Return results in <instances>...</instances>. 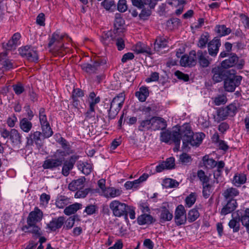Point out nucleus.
<instances>
[{
	"instance_id": "nucleus-51",
	"label": "nucleus",
	"mask_w": 249,
	"mask_h": 249,
	"mask_svg": "<svg viewBox=\"0 0 249 249\" xmlns=\"http://www.w3.org/2000/svg\"><path fill=\"white\" fill-rule=\"evenodd\" d=\"M241 221L243 224L247 225L249 223V209L247 208L245 210L244 213L242 215L240 218Z\"/></svg>"
},
{
	"instance_id": "nucleus-12",
	"label": "nucleus",
	"mask_w": 249,
	"mask_h": 249,
	"mask_svg": "<svg viewBox=\"0 0 249 249\" xmlns=\"http://www.w3.org/2000/svg\"><path fill=\"white\" fill-rule=\"evenodd\" d=\"M78 159V156L73 155L71 156L68 160L64 162L62 169V174L65 177H67L69 175L70 171L73 168Z\"/></svg>"
},
{
	"instance_id": "nucleus-19",
	"label": "nucleus",
	"mask_w": 249,
	"mask_h": 249,
	"mask_svg": "<svg viewBox=\"0 0 249 249\" xmlns=\"http://www.w3.org/2000/svg\"><path fill=\"white\" fill-rule=\"evenodd\" d=\"M100 63L98 61H94L91 64L84 63L81 65L82 69L89 74L95 72L99 68Z\"/></svg>"
},
{
	"instance_id": "nucleus-42",
	"label": "nucleus",
	"mask_w": 249,
	"mask_h": 249,
	"mask_svg": "<svg viewBox=\"0 0 249 249\" xmlns=\"http://www.w3.org/2000/svg\"><path fill=\"white\" fill-rule=\"evenodd\" d=\"M209 36L208 34L202 35L199 39L197 46L200 48H205L209 41Z\"/></svg>"
},
{
	"instance_id": "nucleus-40",
	"label": "nucleus",
	"mask_w": 249,
	"mask_h": 249,
	"mask_svg": "<svg viewBox=\"0 0 249 249\" xmlns=\"http://www.w3.org/2000/svg\"><path fill=\"white\" fill-rule=\"evenodd\" d=\"M203 161L205 166L208 168H213L217 165V162L213 159H209L208 156H204Z\"/></svg>"
},
{
	"instance_id": "nucleus-21",
	"label": "nucleus",
	"mask_w": 249,
	"mask_h": 249,
	"mask_svg": "<svg viewBox=\"0 0 249 249\" xmlns=\"http://www.w3.org/2000/svg\"><path fill=\"white\" fill-rule=\"evenodd\" d=\"M152 129L162 130L166 127V124L165 120L160 117H152Z\"/></svg>"
},
{
	"instance_id": "nucleus-54",
	"label": "nucleus",
	"mask_w": 249,
	"mask_h": 249,
	"mask_svg": "<svg viewBox=\"0 0 249 249\" xmlns=\"http://www.w3.org/2000/svg\"><path fill=\"white\" fill-rule=\"evenodd\" d=\"M13 89L15 93L17 95H19L23 92L24 88L23 85L18 83L17 84L13 85Z\"/></svg>"
},
{
	"instance_id": "nucleus-61",
	"label": "nucleus",
	"mask_w": 249,
	"mask_h": 249,
	"mask_svg": "<svg viewBox=\"0 0 249 249\" xmlns=\"http://www.w3.org/2000/svg\"><path fill=\"white\" fill-rule=\"evenodd\" d=\"M179 160L182 163L187 164L191 162L192 159L189 155L183 153L180 156Z\"/></svg>"
},
{
	"instance_id": "nucleus-16",
	"label": "nucleus",
	"mask_w": 249,
	"mask_h": 249,
	"mask_svg": "<svg viewBox=\"0 0 249 249\" xmlns=\"http://www.w3.org/2000/svg\"><path fill=\"white\" fill-rule=\"evenodd\" d=\"M13 145L18 148L19 147L22 142V136L19 132L15 128L11 129V134L9 137Z\"/></svg>"
},
{
	"instance_id": "nucleus-34",
	"label": "nucleus",
	"mask_w": 249,
	"mask_h": 249,
	"mask_svg": "<svg viewBox=\"0 0 249 249\" xmlns=\"http://www.w3.org/2000/svg\"><path fill=\"white\" fill-rule=\"evenodd\" d=\"M246 175L244 174H236L233 179V183L235 186H240L246 181Z\"/></svg>"
},
{
	"instance_id": "nucleus-33",
	"label": "nucleus",
	"mask_w": 249,
	"mask_h": 249,
	"mask_svg": "<svg viewBox=\"0 0 249 249\" xmlns=\"http://www.w3.org/2000/svg\"><path fill=\"white\" fill-rule=\"evenodd\" d=\"M135 95L140 101L144 102L149 96L148 89L146 87H142L139 91L135 93Z\"/></svg>"
},
{
	"instance_id": "nucleus-41",
	"label": "nucleus",
	"mask_w": 249,
	"mask_h": 249,
	"mask_svg": "<svg viewBox=\"0 0 249 249\" xmlns=\"http://www.w3.org/2000/svg\"><path fill=\"white\" fill-rule=\"evenodd\" d=\"M216 32L220 36L229 35L231 32L230 28H227L225 25H217L216 27Z\"/></svg>"
},
{
	"instance_id": "nucleus-20",
	"label": "nucleus",
	"mask_w": 249,
	"mask_h": 249,
	"mask_svg": "<svg viewBox=\"0 0 249 249\" xmlns=\"http://www.w3.org/2000/svg\"><path fill=\"white\" fill-rule=\"evenodd\" d=\"M237 205L235 199L229 200L227 204L221 209L220 213L221 215H225L233 211Z\"/></svg>"
},
{
	"instance_id": "nucleus-52",
	"label": "nucleus",
	"mask_w": 249,
	"mask_h": 249,
	"mask_svg": "<svg viewBox=\"0 0 249 249\" xmlns=\"http://www.w3.org/2000/svg\"><path fill=\"white\" fill-rule=\"evenodd\" d=\"M225 108L227 111L228 115L229 116H233L237 111V108L233 104H230L226 107Z\"/></svg>"
},
{
	"instance_id": "nucleus-4",
	"label": "nucleus",
	"mask_w": 249,
	"mask_h": 249,
	"mask_svg": "<svg viewBox=\"0 0 249 249\" xmlns=\"http://www.w3.org/2000/svg\"><path fill=\"white\" fill-rule=\"evenodd\" d=\"M109 208L115 216L121 217L124 215L127 217L128 205L118 200L112 201L109 204Z\"/></svg>"
},
{
	"instance_id": "nucleus-43",
	"label": "nucleus",
	"mask_w": 249,
	"mask_h": 249,
	"mask_svg": "<svg viewBox=\"0 0 249 249\" xmlns=\"http://www.w3.org/2000/svg\"><path fill=\"white\" fill-rule=\"evenodd\" d=\"M199 213L197 210L193 209L190 210L188 213V220L192 222L195 221L199 217Z\"/></svg>"
},
{
	"instance_id": "nucleus-50",
	"label": "nucleus",
	"mask_w": 249,
	"mask_h": 249,
	"mask_svg": "<svg viewBox=\"0 0 249 249\" xmlns=\"http://www.w3.org/2000/svg\"><path fill=\"white\" fill-rule=\"evenodd\" d=\"M117 9L120 12H125L127 10L126 0H119L117 4Z\"/></svg>"
},
{
	"instance_id": "nucleus-25",
	"label": "nucleus",
	"mask_w": 249,
	"mask_h": 249,
	"mask_svg": "<svg viewBox=\"0 0 249 249\" xmlns=\"http://www.w3.org/2000/svg\"><path fill=\"white\" fill-rule=\"evenodd\" d=\"M239 194L238 190L235 188L231 187L225 190L222 195L226 199H234L233 198Z\"/></svg>"
},
{
	"instance_id": "nucleus-37",
	"label": "nucleus",
	"mask_w": 249,
	"mask_h": 249,
	"mask_svg": "<svg viewBox=\"0 0 249 249\" xmlns=\"http://www.w3.org/2000/svg\"><path fill=\"white\" fill-rule=\"evenodd\" d=\"M101 5L107 10L112 12L115 9L116 5L113 0H104Z\"/></svg>"
},
{
	"instance_id": "nucleus-22",
	"label": "nucleus",
	"mask_w": 249,
	"mask_h": 249,
	"mask_svg": "<svg viewBox=\"0 0 249 249\" xmlns=\"http://www.w3.org/2000/svg\"><path fill=\"white\" fill-rule=\"evenodd\" d=\"M28 230V232L33 234V236L36 238L39 237L42 234L40 228L36 225V223H32L31 225L29 223L24 227L23 230Z\"/></svg>"
},
{
	"instance_id": "nucleus-3",
	"label": "nucleus",
	"mask_w": 249,
	"mask_h": 249,
	"mask_svg": "<svg viewBox=\"0 0 249 249\" xmlns=\"http://www.w3.org/2000/svg\"><path fill=\"white\" fill-rule=\"evenodd\" d=\"M39 118L41 126L43 136L44 138H49L53 134V132L48 121L45 110L44 108H41L39 111Z\"/></svg>"
},
{
	"instance_id": "nucleus-36",
	"label": "nucleus",
	"mask_w": 249,
	"mask_h": 249,
	"mask_svg": "<svg viewBox=\"0 0 249 249\" xmlns=\"http://www.w3.org/2000/svg\"><path fill=\"white\" fill-rule=\"evenodd\" d=\"M152 118L150 119H147L142 121L140 122V125L139 126V130L141 131L152 129Z\"/></svg>"
},
{
	"instance_id": "nucleus-39",
	"label": "nucleus",
	"mask_w": 249,
	"mask_h": 249,
	"mask_svg": "<svg viewBox=\"0 0 249 249\" xmlns=\"http://www.w3.org/2000/svg\"><path fill=\"white\" fill-rule=\"evenodd\" d=\"M153 217L148 214H143L138 218V222L140 225L150 224L152 222Z\"/></svg>"
},
{
	"instance_id": "nucleus-64",
	"label": "nucleus",
	"mask_w": 249,
	"mask_h": 249,
	"mask_svg": "<svg viewBox=\"0 0 249 249\" xmlns=\"http://www.w3.org/2000/svg\"><path fill=\"white\" fill-rule=\"evenodd\" d=\"M159 73L157 72H152L150 75V76L148 78H147L145 80V81L147 83H149L151 82L157 81L159 80Z\"/></svg>"
},
{
	"instance_id": "nucleus-28",
	"label": "nucleus",
	"mask_w": 249,
	"mask_h": 249,
	"mask_svg": "<svg viewBox=\"0 0 249 249\" xmlns=\"http://www.w3.org/2000/svg\"><path fill=\"white\" fill-rule=\"evenodd\" d=\"M125 100V95L122 92L115 96L112 100L111 104L113 107H117L122 108Z\"/></svg>"
},
{
	"instance_id": "nucleus-48",
	"label": "nucleus",
	"mask_w": 249,
	"mask_h": 249,
	"mask_svg": "<svg viewBox=\"0 0 249 249\" xmlns=\"http://www.w3.org/2000/svg\"><path fill=\"white\" fill-rule=\"evenodd\" d=\"M68 200L64 196H60L56 201L55 204L57 207L60 209L63 208L67 205Z\"/></svg>"
},
{
	"instance_id": "nucleus-17",
	"label": "nucleus",
	"mask_w": 249,
	"mask_h": 249,
	"mask_svg": "<svg viewBox=\"0 0 249 249\" xmlns=\"http://www.w3.org/2000/svg\"><path fill=\"white\" fill-rule=\"evenodd\" d=\"M64 160V158H59L56 159H49L46 160L43 164V167L44 169H52L61 166Z\"/></svg>"
},
{
	"instance_id": "nucleus-30",
	"label": "nucleus",
	"mask_w": 249,
	"mask_h": 249,
	"mask_svg": "<svg viewBox=\"0 0 249 249\" xmlns=\"http://www.w3.org/2000/svg\"><path fill=\"white\" fill-rule=\"evenodd\" d=\"M229 116L228 115L227 111L225 107H221L219 108L216 112V115L214 116V121L217 123L221 121L225 120L227 117Z\"/></svg>"
},
{
	"instance_id": "nucleus-8",
	"label": "nucleus",
	"mask_w": 249,
	"mask_h": 249,
	"mask_svg": "<svg viewBox=\"0 0 249 249\" xmlns=\"http://www.w3.org/2000/svg\"><path fill=\"white\" fill-rule=\"evenodd\" d=\"M213 74L212 79L215 83H218L225 80L229 74L228 71L225 70L223 67L217 66L213 68L212 70Z\"/></svg>"
},
{
	"instance_id": "nucleus-24",
	"label": "nucleus",
	"mask_w": 249,
	"mask_h": 249,
	"mask_svg": "<svg viewBox=\"0 0 249 249\" xmlns=\"http://www.w3.org/2000/svg\"><path fill=\"white\" fill-rule=\"evenodd\" d=\"M85 181V178L84 177L73 180L69 184V189L72 191H75L76 190L80 189L83 187Z\"/></svg>"
},
{
	"instance_id": "nucleus-31",
	"label": "nucleus",
	"mask_w": 249,
	"mask_h": 249,
	"mask_svg": "<svg viewBox=\"0 0 249 249\" xmlns=\"http://www.w3.org/2000/svg\"><path fill=\"white\" fill-rule=\"evenodd\" d=\"M32 127V123L26 118L22 119L19 122L20 128L25 133L30 132Z\"/></svg>"
},
{
	"instance_id": "nucleus-60",
	"label": "nucleus",
	"mask_w": 249,
	"mask_h": 249,
	"mask_svg": "<svg viewBox=\"0 0 249 249\" xmlns=\"http://www.w3.org/2000/svg\"><path fill=\"white\" fill-rule=\"evenodd\" d=\"M18 121V119L15 114L8 117L7 120V124L10 127H13L15 125L16 123Z\"/></svg>"
},
{
	"instance_id": "nucleus-27",
	"label": "nucleus",
	"mask_w": 249,
	"mask_h": 249,
	"mask_svg": "<svg viewBox=\"0 0 249 249\" xmlns=\"http://www.w3.org/2000/svg\"><path fill=\"white\" fill-rule=\"evenodd\" d=\"M122 193V191L114 187L107 188L105 190L104 195L106 197H115L120 196Z\"/></svg>"
},
{
	"instance_id": "nucleus-58",
	"label": "nucleus",
	"mask_w": 249,
	"mask_h": 249,
	"mask_svg": "<svg viewBox=\"0 0 249 249\" xmlns=\"http://www.w3.org/2000/svg\"><path fill=\"white\" fill-rule=\"evenodd\" d=\"M89 192V189H86L84 190H79L77 191L75 194L74 196L75 198H84L88 194Z\"/></svg>"
},
{
	"instance_id": "nucleus-7",
	"label": "nucleus",
	"mask_w": 249,
	"mask_h": 249,
	"mask_svg": "<svg viewBox=\"0 0 249 249\" xmlns=\"http://www.w3.org/2000/svg\"><path fill=\"white\" fill-rule=\"evenodd\" d=\"M242 80L241 76H231L227 77L224 81V87L225 90L229 92H232L236 87L239 86Z\"/></svg>"
},
{
	"instance_id": "nucleus-47",
	"label": "nucleus",
	"mask_w": 249,
	"mask_h": 249,
	"mask_svg": "<svg viewBox=\"0 0 249 249\" xmlns=\"http://www.w3.org/2000/svg\"><path fill=\"white\" fill-rule=\"evenodd\" d=\"M227 101L226 96L224 95H220L215 97L214 99V103L215 105L219 106L222 104H225Z\"/></svg>"
},
{
	"instance_id": "nucleus-11",
	"label": "nucleus",
	"mask_w": 249,
	"mask_h": 249,
	"mask_svg": "<svg viewBox=\"0 0 249 249\" xmlns=\"http://www.w3.org/2000/svg\"><path fill=\"white\" fill-rule=\"evenodd\" d=\"M195 57L196 51L193 50L191 51L189 56L185 55L181 57L180 60L181 66L183 67L195 66L196 64V59Z\"/></svg>"
},
{
	"instance_id": "nucleus-56",
	"label": "nucleus",
	"mask_w": 249,
	"mask_h": 249,
	"mask_svg": "<svg viewBox=\"0 0 249 249\" xmlns=\"http://www.w3.org/2000/svg\"><path fill=\"white\" fill-rule=\"evenodd\" d=\"M97 210V207L94 205H89L86 207L84 212L88 215L95 213Z\"/></svg>"
},
{
	"instance_id": "nucleus-26",
	"label": "nucleus",
	"mask_w": 249,
	"mask_h": 249,
	"mask_svg": "<svg viewBox=\"0 0 249 249\" xmlns=\"http://www.w3.org/2000/svg\"><path fill=\"white\" fill-rule=\"evenodd\" d=\"M133 50L137 53H146L148 54H152L151 49L141 42L138 43L133 47Z\"/></svg>"
},
{
	"instance_id": "nucleus-14",
	"label": "nucleus",
	"mask_w": 249,
	"mask_h": 249,
	"mask_svg": "<svg viewBox=\"0 0 249 249\" xmlns=\"http://www.w3.org/2000/svg\"><path fill=\"white\" fill-rule=\"evenodd\" d=\"M220 45V39L214 37L208 44L209 54L212 56H215L218 53Z\"/></svg>"
},
{
	"instance_id": "nucleus-35",
	"label": "nucleus",
	"mask_w": 249,
	"mask_h": 249,
	"mask_svg": "<svg viewBox=\"0 0 249 249\" xmlns=\"http://www.w3.org/2000/svg\"><path fill=\"white\" fill-rule=\"evenodd\" d=\"M154 46V49L159 51L160 49L167 46V40L163 37L159 36L156 38Z\"/></svg>"
},
{
	"instance_id": "nucleus-6",
	"label": "nucleus",
	"mask_w": 249,
	"mask_h": 249,
	"mask_svg": "<svg viewBox=\"0 0 249 249\" xmlns=\"http://www.w3.org/2000/svg\"><path fill=\"white\" fill-rule=\"evenodd\" d=\"M21 55L31 62H36L38 59L37 51L30 46H26L19 49Z\"/></svg>"
},
{
	"instance_id": "nucleus-55",
	"label": "nucleus",
	"mask_w": 249,
	"mask_h": 249,
	"mask_svg": "<svg viewBox=\"0 0 249 249\" xmlns=\"http://www.w3.org/2000/svg\"><path fill=\"white\" fill-rule=\"evenodd\" d=\"M197 176L203 184L207 183L209 181V178L205 175V172L200 170L197 172Z\"/></svg>"
},
{
	"instance_id": "nucleus-63",
	"label": "nucleus",
	"mask_w": 249,
	"mask_h": 249,
	"mask_svg": "<svg viewBox=\"0 0 249 249\" xmlns=\"http://www.w3.org/2000/svg\"><path fill=\"white\" fill-rule=\"evenodd\" d=\"M166 163V167L168 169H171L173 168H174V166L175 165V159L173 157H171L169 158H168L166 161H163Z\"/></svg>"
},
{
	"instance_id": "nucleus-57",
	"label": "nucleus",
	"mask_w": 249,
	"mask_h": 249,
	"mask_svg": "<svg viewBox=\"0 0 249 249\" xmlns=\"http://www.w3.org/2000/svg\"><path fill=\"white\" fill-rule=\"evenodd\" d=\"M229 227L233 229V232H237L239 230V225L238 222L235 219H231L229 223Z\"/></svg>"
},
{
	"instance_id": "nucleus-38",
	"label": "nucleus",
	"mask_w": 249,
	"mask_h": 249,
	"mask_svg": "<svg viewBox=\"0 0 249 249\" xmlns=\"http://www.w3.org/2000/svg\"><path fill=\"white\" fill-rule=\"evenodd\" d=\"M160 217L162 221H170L173 218V214L165 207H162Z\"/></svg>"
},
{
	"instance_id": "nucleus-9",
	"label": "nucleus",
	"mask_w": 249,
	"mask_h": 249,
	"mask_svg": "<svg viewBox=\"0 0 249 249\" xmlns=\"http://www.w3.org/2000/svg\"><path fill=\"white\" fill-rule=\"evenodd\" d=\"M195 58L196 59V63L198 62L201 68L209 67L212 60L207 55L206 51L203 52L201 50L198 51L197 53L196 52Z\"/></svg>"
},
{
	"instance_id": "nucleus-2",
	"label": "nucleus",
	"mask_w": 249,
	"mask_h": 249,
	"mask_svg": "<svg viewBox=\"0 0 249 249\" xmlns=\"http://www.w3.org/2000/svg\"><path fill=\"white\" fill-rule=\"evenodd\" d=\"M161 141L165 142H168L172 140L175 144L174 148V151H178L180 147V139L181 138L180 128L178 131H173L172 132L169 131H165L161 133Z\"/></svg>"
},
{
	"instance_id": "nucleus-59",
	"label": "nucleus",
	"mask_w": 249,
	"mask_h": 249,
	"mask_svg": "<svg viewBox=\"0 0 249 249\" xmlns=\"http://www.w3.org/2000/svg\"><path fill=\"white\" fill-rule=\"evenodd\" d=\"M50 199V196L46 193L41 194L40 197L41 204L43 206H46Z\"/></svg>"
},
{
	"instance_id": "nucleus-29",
	"label": "nucleus",
	"mask_w": 249,
	"mask_h": 249,
	"mask_svg": "<svg viewBox=\"0 0 249 249\" xmlns=\"http://www.w3.org/2000/svg\"><path fill=\"white\" fill-rule=\"evenodd\" d=\"M113 32L110 31L105 32L102 37V42L106 45L112 43L116 37L115 36H113Z\"/></svg>"
},
{
	"instance_id": "nucleus-44",
	"label": "nucleus",
	"mask_w": 249,
	"mask_h": 249,
	"mask_svg": "<svg viewBox=\"0 0 249 249\" xmlns=\"http://www.w3.org/2000/svg\"><path fill=\"white\" fill-rule=\"evenodd\" d=\"M121 108L117 107H113L110 105V109L108 111V118L110 119H114L118 114V112Z\"/></svg>"
},
{
	"instance_id": "nucleus-13",
	"label": "nucleus",
	"mask_w": 249,
	"mask_h": 249,
	"mask_svg": "<svg viewBox=\"0 0 249 249\" xmlns=\"http://www.w3.org/2000/svg\"><path fill=\"white\" fill-rule=\"evenodd\" d=\"M43 217L42 212L36 207L34 210L30 213L27 220V223L31 225L32 223H36L41 220Z\"/></svg>"
},
{
	"instance_id": "nucleus-18",
	"label": "nucleus",
	"mask_w": 249,
	"mask_h": 249,
	"mask_svg": "<svg viewBox=\"0 0 249 249\" xmlns=\"http://www.w3.org/2000/svg\"><path fill=\"white\" fill-rule=\"evenodd\" d=\"M65 219L63 216L53 219L47 225V227L52 231H55L60 228L64 224Z\"/></svg>"
},
{
	"instance_id": "nucleus-23",
	"label": "nucleus",
	"mask_w": 249,
	"mask_h": 249,
	"mask_svg": "<svg viewBox=\"0 0 249 249\" xmlns=\"http://www.w3.org/2000/svg\"><path fill=\"white\" fill-rule=\"evenodd\" d=\"M238 61V57L235 54H231L228 59H225L221 62V66L224 69L232 67L235 65Z\"/></svg>"
},
{
	"instance_id": "nucleus-32",
	"label": "nucleus",
	"mask_w": 249,
	"mask_h": 249,
	"mask_svg": "<svg viewBox=\"0 0 249 249\" xmlns=\"http://www.w3.org/2000/svg\"><path fill=\"white\" fill-rule=\"evenodd\" d=\"M82 204L78 203H75L67 207L64 211V213L66 215H70L74 214L78 210L81 208Z\"/></svg>"
},
{
	"instance_id": "nucleus-49",
	"label": "nucleus",
	"mask_w": 249,
	"mask_h": 249,
	"mask_svg": "<svg viewBox=\"0 0 249 249\" xmlns=\"http://www.w3.org/2000/svg\"><path fill=\"white\" fill-rule=\"evenodd\" d=\"M0 64L2 66L3 70H8L13 68V64L10 60L5 59V60H0Z\"/></svg>"
},
{
	"instance_id": "nucleus-46",
	"label": "nucleus",
	"mask_w": 249,
	"mask_h": 249,
	"mask_svg": "<svg viewBox=\"0 0 249 249\" xmlns=\"http://www.w3.org/2000/svg\"><path fill=\"white\" fill-rule=\"evenodd\" d=\"M196 201V196L195 193H192L185 199L186 205L188 207H191Z\"/></svg>"
},
{
	"instance_id": "nucleus-45",
	"label": "nucleus",
	"mask_w": 249,
	"mask_h": 249,
	"mask_svg": "<svg viewBox=\"0 0 249 249\" xmlns=\"http://www.w3.org/2000/svg\"><path fill=\"white\" fill-rule=\"evenodd\" d=\"M212 193V186L209 184L206 183L203 185L202 194L205 198H208Z\"/></svg>"
},
{
	"instance_id": "nucleus-5",
	"label": "nucleus",
	"mask_w": 249,
	"mask_h": 249,
	"mask_svg": "<svg viewBox=\"0 0 249 249\" xmlns=\"http://www.w3.org/2000/svg\"><path fill=\"white\" fill-rule=\"evenodd\" d=\"M42 134L38 131L31 132L26 137L27 145L31 146L35 143L37 147L40 148L43 145V140L45 138H41Z\"/></svg>"
},
{
	"instance_id": "nucleus-10",
	"label": "nucleus",
	"mask_w": 249,
	"mask_h": 249,
	"mask_svg": "<svg viewBox=\"0 0 249 249\" xmlns=\"http://www.w3.org/2000/svg\"><path fill=\"white\" fill-rule=\"evenodd\" d=\"M175 221L178 226L185 224L186 221V210L182 205H178L176 209Z\"/></svg>"
},
{
	"instance_id": "nucleus-53",
	"label": "nucleus",
	"mask_w": 249,
	"mask_h": 249,
	"mask_svg": "<svg viewBox=\"0 0 249 249\" xmlns=\"http://www.w3.org/2000/svg\"><path fill=\"white\" fill-rule=\"evenodd\" d=\"M164 183L167 188H173L177 187L178 183L175 180L171 178H167L164 181Z\"/></svg>"
},
{
	"instance_id": "nucleus-62",
	"label": "nucleus",
	"mask_w": 249,
	"mask_h": 249,
	"mask_svg": "<svg viewBox=\"0 0 249 249\" xmlns=\"http://www.w3.org/2000/svg\"><path fill=\"white\" fill-rule=\"evenodd\" d=\"M175 75L180 80H182L184 81H188L189 79V75L187 74L182 73L180 71H177L175 72Z\"/></svg>"
},
{
	"instance_id": "nucleus-15",
	"label": "nucleus",
	"mask_w": 249,
	"mask_h": 249,
	"mask_svg": "<svg viewBox=\"0 0 249 249\" xmlns=\"http://www.w3.org/2000/svg\"><path fill=\"white\" fill-rule=\"evenodd\" d=\"M63 36L62 35H60L58 32H56L54 33L50 40L49 43L48 44V47L49 48H51L52 46H54V49L56 51H59L60 53H62V49L59 48V46H57L56 44L57 43H59L61 40H62Z\"/></svg>"
},
{
	"instance_id": "nucleus-1",
	"label": "nucleus",
	"mask_w": 249,
	"mask_h": 249,
	"mask_svg": "<svg viewBox=\"0 0 249 249\" xmlns=\"http://www.w3.org/2000/svg\"><path fill=\"white\" fill-rule=\"evenodd\" d=\"M180 132L181 139L183 142L182 148L184 150L188 147L189 144L192 146H198L205 136L203 133L194 134L188 124L183 125L180 128Z\"/></svg>"
}]
</instances>
